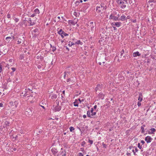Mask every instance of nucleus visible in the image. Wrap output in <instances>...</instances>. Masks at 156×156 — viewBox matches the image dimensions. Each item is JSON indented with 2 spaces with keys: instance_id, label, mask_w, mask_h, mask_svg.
I'll use <instances>...</instances> for the list:
<instances>
[{
  "instance_id": "obj_16",
  "label": "nucleus",
  "mask_w": 156,
  "mask_h": 156,
  "mask_svg": "<svg viewBox=\"0 0 156 156\" xmlns=\"http://www.w3.org/2000/svg\"><path fill=\"white\" fill-rule=\"evenodd\" d=\"M140 54L139 53V52L137 51L135 52H134L133 54V57H136L137 56H140Z\"/></svg>"
},
{
  "instance_id": "obj_22",
  "label": "nucleus",
  "mask_w": 156,
  "mask_h": 156,
  "mask_svg": "<svg viewBox=\"0 0 156 156\" xmlns=\"http://www.w3.org/2000/svg\"><path fill=\"white\" fill-rule=\"evenodd\" d=\"M51 46L50 51H52L53 52L56 49V48L54 46H52L51 44H50Z\"/></svg>"
},
{
  "instance_id": "obj_55",
  "label": "nucleus",
  "mask_w": 156,
  "mask_h": 156,
  "mask_svg": "<svg viewBox=\"0 0 156 156\" xmlns=\"http://www.w3.org/2000/svg\"><path fill=\"white\" fill-rule=\"evenodd\" d=\"M7 82H10L11 81V80L10 78H9L8 79H7Z\"/></svg>"
},
{
  "instance_id": "obj_27",
  "label": "nucleus",
  "mask_w": 156,
  "mask_h": 156,
  "mask_svg": "<svg viewBox=\"0 0 156 156\" xmlns=\"http://www.w3.org/2000/svg\"><path fill=\"white\" fill-rule=\"evenodd\" d=\"M116 1L119 5L124 3V2L120 0H116Z\"/></svg>"
},
{
  "instance_id": "obj_54",
  "label": "nucleus",
  "mask_w": 156,
  "mask_h": 156,
  "mask_svg": "<svg viewBox=\"0 0 156 156\" xmlns=\"http://www.w3.org/2000/svg\"><path fill=\"white\" fill-rule=\"evenodd\" d=\"M131 21L133 23H135L136 22V19L132 20Z\"/></svg>"
},
{
  "instance_id": "obj_64",
  "label": "nucleus",
  "mask_w": 156,
  "mask_h": 156,
  "mask_svg": "<svg viewBox=\"0 0 156 156\" xmlns=\"http://www.w3.org/2000/svg\"><path fill=\"white\" fill-rule=\"evenodd\" d=\"M9 74L11 75L12 76L13 75L14 73L13 72H11L9 73Z\"/></svg>"
},
{
  "instance_id": "obj_51",
  "label": "nucleus",
  "mask_w": 156,
  "mask_h": 156,
  "mask_svg": "<svg viewBox=\"0 0 156 156\" xmlns=\"http://www.w3.org/2000/svg\"><path fill=\"white\" fill-rule=\"evenodd\" d=\"M7 17L9 19H10L11 18L10 15L9 13H8L7 15Z\"/></svg>"
},
{
  "instance_id": "obj_53",
  "label": "nucleus",
  "mask_w": 156,
  "mask_h": 156,
  "mask_svg": "<svg viewBox=\"0 0 156 156\" xmlns=\"http://www.w3.org/2000/svg\"><path fill=\"white\" fill-rule=\"evenodd\" d=\"M79 156H83V154L81 152H80L78 153Z\"/></svg>"
},
{
  "instance_id": "obj_21",
  "label": "nucleus",
  "mask_w": 156,
  "mask_h": 156,
  "mask_svg": "<svg viewBox=\"0 0 156 156\" xmlns=\"http://www.w3.org/2000/svg\"><path fill=\"white\" fill-rule=\"evenodd\" d=\"M28 21H30V22H29L30 24L29 25V26H33L34 25V24H35V23L34 22H32V20H31V18H29L28 19Z\"/></svg>"
},
{
  "instance_id": "obj_62",
  "label": "nucleus",
  "mask_w": 156,
  "mask_h": 156,
  "mask_svg": "<svg viewBox=\"0 0 156 156\" xmlns=\"http://www.w3.org/2000/svg\"><path fill=\"white\" fill-rule=\"evenodd\" d=\"M11 69L12 70V72H13L15 71L16 70V69L14 68H12Z\"/></svg>"
},
{
  "instance_id": "obj_33",
  "label": "nucleus",
  "mask_w": 156,
  "mask_h": 156,
  "mask_svg": "<svg viewBox=\"0 0 156 156\" xmlns=\"http://www.w3.org/2000/svg\"><path fill=\"white\" fill-rule=\"evenodd\" d=\"M90 30L93 31L94 30V25H90Z\"/></svg>"
},
{
  "instance_id": "obj_3",
  "label": "nucleus",
  "mask_w": 156,
  "mask_h": 156,
  "mask_svg": "<svg viewBox=\"0 0 156 156\" xmlns=\"http://www.w3.org/2000/svg\"><path fill=\"white\" fill-rule=\"evenodd\" d=\"M117 14V12L116 11H113L109 16V19L112 20L113 21H117L119 20L118 17L115 16Z\"/></svg>"
},
{
  "instance_id": "obj_28",
  "label": "nucleus",
  "mask_w": 156,
  "mask_h": 156,
  "mask_svg": "<svg viewBox=\"0 0 156 156\" xmlns=\"http://www.w3.org/2000/svg\"><path fill=\"white\" fill-rule=\"evenodd\" d=\"M10 123L8 121H6L5 122V125L4 126V127L6 128H7V126H9Z\"/></svg>"
},
{
  "instance_id": "obj_45",
  "label": "nucleus",
  "mask_w": 156,
  "mask_h": 156,
  "mask_svg": "<svg viewBox=\"0 0 156 156\" xmlns=\"http://www.w3.org/2000/svg\"><path fill=\"white\" fill-rule=\"evenodd\" d=\"M102 145L103 146V147L104 148H106V144H104V142H103L102 143Z\"/></svg>"
},
{
  "instance_id": "obj_37",
  "label": "nucleus",
  "mask_w": 156,
  "mask_h": 156,
  "mask_svg": "<svg viewBox=\"0 0 156 156\" xmlns=\"http://www.w3.org/2000/svg\"><path fill=\"white\" fill-rule=\"evenodd\" d=\"M133 148L134 149V150H135V152H137L138 151V150L136 147H133Z\"/></svg>"
},
{
  "instance_id": "obj_24",
  "label": "nucleus",
  "mask_w": 156,
  "mask_h": 156,
  "mask_svg": "<svg viewBox=\"0 0 156 156\" xmlns=\"http://www.w3.org/2000/svg\"><path fill=\"white\" fill-rule=\"evenodd\" d=\"M22 78V77H21V76L20 75L19 76L18 78H16V81L17 82L19 83L21 81Z\"/></svg>"
},
{
  "instance_id": "obj_10",
  "label": "nucleus",
  "mask_w": 156,
  "mask_h": 156,
  "mask_svg": "<svg viewBox=\"0 0 156 156\" xmlns=\"http://www.w3.org/2000/svg\"><path fill=\"white\" fill-rule=\"evenodd\" d=\"M102 88V85L101 84H98L97 87H95V90L97 92L98 90H101Z\"/></svg>"
},
{
  "instance_id": "obj_39",
  "label": "nucleus",
  "mask_w": 156,
  "mask_h": 156,
  "mask_svg": "<svg viewBox=\"0 0 156 156\" xmlns=\"http://www.w3.org/2000/svg\"><path fill=\"white\" fill-rule=\"evenodd\" d=\"M75 23V24H76L78 21V19L77 18H75L73 20Z\"/></svg>"
},
{
  "instance_id": "obj_36",
  "label": "nucleus",
  "mask_w": 156,
  "mask_h": 156,
  "mask_svg": "<svg viewBox=\"0 0 156 156\" xmlns=\"http://www.w3.org/2000/svg\"><path fill=\"white\" fill-rule=\"evenodd\" d=\"M69 129H70V132H72L75 129L73 127H72V126H70L69 127Z\"/></svg>"
},
{
  "instance_id": "obj_32",
  "label": "nucleus",
  "mask_w": 156,
  "mask_h": 156,
  "mask_svg": "<svg viewBox=\"0 0 156 156\" xmlns=\"http://www.w3.org/2000/svg\"><path fill=\"white\" fill-rule=\"evenodd\" d=\"M99 97L101 99H103L104 98V95L103 94H100L99 95Z\"/></svg>"
},
{
  "instance_id": "obj_19",
  "label": "nucleus",
  "mask_w": 156,
  "mask_h": 156,
  "mask_svg": "<svg viewBox=\"0 0 156 156\" xmlns=\"http://www.w3.org/2000/svg\"><path fill=\"white\" fill-rule=\"evenodd\" d=\"M51 151L53 154H55L57 152V150L56 149L54 148H52L51 149Z\"/></svg>"
},
{
  "instance_id": "obj_43",
  "label": "nucleus",
  "mask_w": 156,
  "mask_h": 156,
  "mask_svg": "<svg viewBox=\"0 0 156 156\" xmlns=\"http://www.w3.org/2000/svg\"><path fill=\"white\" fill-rule=\"evenodd\" d=\"M101 30H102L103 31L102 32V33L103 34H105V33L106 32V30H105L104 28H102Z\"/></svg>"
},
{
  "instance_id": "obj_50",
  "label": "nucleus",
  "mask_w": 156,
  "mask_h": 156,
  "mask_svg": "<svg viewBox=\"0 0 156 156\" xmlns=\"http://www.w3.org/2000/svg\"><path fill=\"white\" fill-rule=\"evenodd\" d=\"M97 108V105H95L94 106V107H93V108H94V111H97V110H96V109Z\"/></svg>"
},
{
  "instance_id": "obj_15",
  "label": "nucleus",
  "mask_w": 156,
  "mask_h": 156,
  "mask_svg": "<svg viewBox=\"0 0 156 156\" xmlns=\"http://www.w3.org/2000/svg\"><path fill=\"white\" fill-rule=\"evenodd\" d=\"M143 96L142 93H139V97L138 98V100L139 101H141L143 100Z\"/></svg>"
},
{
  "instance_id": "obj_25",
  "label": "nucleus",
  "mask_w": 156,
  "mask_h": 156,
  "mask_svg": "<svg viewBox=\"0 0 156 156\" xmlns=\"http://www.w3.org/2000/svg\"><path fill=\"white\" fill-rule=\"evenodd\" d=\"M125 4L126 3H125V2H124L123 4H122L120 5H119L121 8L123 9L126 8V5H125Z\"/></svg>"
},
{
  "instance_id": "obj_49",
  "label": "nucleus",
  "mask_w": 156,
  "mask_h": 156,
  "mask_svg": "<svg viewBox=\"0 0 156 156\" xmlns=\"http://www.w3.org/2000/svg\"><path fill=\"white\" fill-rule=\"evenodd\" d=\"M88 142L90 143V144H93V141L92 140H88Z\"/></svg>"
},
{
  "instance_id": "obj_42",
  "label": "nucleus",
  "mask_w": 156,
  "mask_h": 156,
  "mask_svg": "<svg viewBox=\"0 0 156 156\" xmlns=\"http://www.w3.org/2000/svg\"><path fill=\"white\" fill-rule=\"evenodd\" d=\"M14 20L16 23L18 22L19 21V19L17 18H14Z\"/></svg>"
},
{
  "instance_id": "obj_12",
  "label": "nucleus",
  "mask_w": 156,
  "mask_h": 156,
  "mask_svg": "<svg viewBox=\"0 0 156 156\" xmlns=\"http://www.w3.org/2000/svg\"><path fill=\"white\" fill-rule=\"evenodd\" d=\"M152 140V138L149 136H147L145 138V140L147 143H150L151 142Z\"/></svg>"
},
{
  "instance_id": "obj_61",
  "label": "nucleus",
  "mask_w": 156,
  "mask_h": 156,
  "mask_svg": "<svg viewBox=\"0 0 156 156\" xmlns=\"http://www.w3.org/2000/svg\"><path fill=\"white\" fill-rule=\"evenodd\" d=\"M141 143L142 144H144L145 143V142L143 140H141L140 141Z\"/></svg>"
},
{
  "instance_id": "obj_48",
  "label": "nucleus",
  "mask_w": 156,
  "mask_h": 156,
  "mask_svg": "<svg viewBox=\"0 0 156 156\" xmlns=\"http://www.w3.org/2000/svg\"><path fill=\"white\" fill-rule=\"evenodd\" d=\"M2 66L1 65V64H0V73H1L2 71Z\"/></svg>"
},
{
  "instance_id": "obj_18",
  "label": "nucleus",
  "mask_w": 156,
  "mask_h": 156,
  "mask_svg": "<svg viewBox=\"0 0 156 156\" xmlns=\"http://www.w3.org/2000/svg\"><path fill=\"white\" fill-rule=\"evenodd\" d=\"M68 23L69 24L70 26L71 25L74 26L76 24L74 22V21L73 20H69Z\"/></svg>"
},
{
  "instance_id": "obj_29",
  "label": "nucleus",
  "mask_w": 156,
  "mask_h": 156,
  "mask_svg": "<svg viewBox=\"0 0 156 156\" xmlns=\"http://www.w3.org/2000/svg\"><path fill=\"white\" fill-rule=\"evenodd\" d=\"M138 147L141 150V152H142L143 151L142 149H143V148L142 146V145H140V143H138Z\"/></svg>"
},
{
  "instance_id": "obj_57",
  "label": "nucleus",
  "mask_w": 156,
  "mask_h": 156,
  "mask_svg": "<svg viewBox=\"0 0 156 156\" xmlns=\"http://www.w3.org/2000/svg\"><path fill=\"white\" fill-rule=\"evenodd\" d=\"M126 155L128 156H130L131 155V154L129 152H127L126 154Z\"/></svg>"
},
{
  "instance_id": "obj_30",
  "label": "nucleus",
  "mask_w": 156,
  "mask_h": 156,
  "mask_svg": "<svg viewBox=\"0 0 156 156\" xmlns=\"http://www.w3.org/2000/svg\"><path fill=\"white\" fill-rule=\"evenodd\" d=\"M75 45V42H72L70 41H69V44H68V45L70 47H71L72 45Z\"/></svg>"
},
{
  "instance_id": "obj_4",
  "label": "nucleus",
  "mask_w": 156,
  "mask_h": 156,
  "mask_svg": "<svg viewBox=\"0 0 156 156\" xmlns=\"http://www.w3.org/2000/svg\"><path fill=\"white\" fill-rule=\"evenodd\" d=\"M29 90V92L27 90V89H25V91H24V93L22 92L21 93V96H22L23 98L24 97H32V96H30V90L28 88L27 89Z\"/></svg>"
},
{
  "instance_id": "obj_1",
  "label": "nucleus",
  "mask_w": 156,
  "mask_h": 156,
  "mask_svg": "<svg viewBox=\"0 0 156 156\" xmlns=\"http://www.w3.org/2000/svg\"><path fill=\"white\" fill-rule=\"evenodd\" d=\"M106 9V5L103 2H101L99 5L96 6V11L97 13H99L105 10Z\"/></svg>"
},
{
  "instance_id": "obj_59",
  "label": "nucleus",
  "mask_w": 156,
  "mask_h": 156,
  "mask_svg": "<svg viewBox=\"0 0 156 156\" xmlns=\"http://www.w3.org/2000/svg\"><path fill=\"white\" fill-rule=\"evenodd\" d=\"M130 16H128L126 17V20L127 19H129L130 18Z\"/></svg>"
},
{
  "instance_id": "obj_47",
  "label": "nucleus",
  "mask_w": 156,
  "mask_h": 156,
  "mask_svg": "<svg viewBox=\"0 0 156 156\" xmlns=\"http://www.w3.org/2000/svg\"><path fill=\"white\" fill-rule=\"evenodd\" d=\"M124 52V50L122 49L121 52V55L122 56Z\"/></svg>"
},
{
  "instance_id": "obj_34",
  "label": "nucleus",
  "mask_w": 156,
  "mask_h": 156,
  "mask_svg": "<svg viewBox=\"0 0 156 156\" xmlns=\"http://www.w3.org/2000/svg\"><path fill=\"white\" fill-rule=\"evenodd\" d=\"M141 133H145V130L144 128L141 127Z\"/></svg>"
},
{
  "instance_id": "obj_56",
  "label": "nucleus",
  "mask_w": 156,
  "mask_h": 156,
  "mask_svg": "<svg viewBox=\"0 0 156 156\" xmlns=\"http://www.w3.org/2000/svg\"><path fill=\"white\" fill-rule=\"evenodd\" d=\"M11 39V37H6L5 40L7 41L8 40V39Z\"/></svg>"
},
{
  "instance_id": "obj_23",
  "label": "nucleus",
  "mask_w": 156,
  "mask_h": 156,
  "mask_svg": "<svg viewBox=\"0 0 156 156\" xmlns=\"http://www.w3.org/2000/svg\"><path fill=\"white\" fill-rule=\"evenodd\" d=\"M141 154L143 156H149V153L147 151L141 152Z\"/></svg>"
},
{
  "instance_id": "obj_31",
  "label": "nucleus",
  "mask_w": 156,
  "mask_h": 156,
  "mask_svg": "<svg viewBox=\"0 0 156 156\" xmlns=\"http://www.w3.org/2000/svg\"><path fill=\"white\" fill-rule=\"evenodd\" d=\"M34 12L35 14H38L39 13V11L38 9H35L34 10Z\"/></svg>"
},
{
  "instance_id": "obj_7",
  "label": "nucleus",
  "mask_w": 156,
  "mask_h": 156,
  "mask_svg": "<svg viewBox=\"0 0 156 156\" xmlns=\"http://www.w3.org/2000/svg\"><path fill=\"white\" fill-rule=\"evenodd\" d=\"M58 34H60L62 38H63L64 36H67L69 35L68 34L65 33L62 30V29H60V30L58 31Z\"/></svg>"
},
{
  "instance_id": "obj_13",
  "label": "nucleus",
  "mask_w": 156,
  "mask_h": 156,
  "mask_svg": "<svg viewBox=\"0 0 156 156\" xmlns=\"http://www.w3.org/2000/svg\"><path fill=\"white\" fill-rule=\"evenodd\" d=\"M76 39H74L73 41L75 42V44H80L82 45L83 44V43L80 40L77 41H76Z\"/></svg>"
},
{
  "instance_id": "obj_40",
  "label": "nucleus",
  "mask_w": 156,
  "mask_h": 156,
  "mask_svg": "<svg viewBox=\"0 0 156 156\" xmlns=\"http://www.w3.org/2000/svg\"><path fill=\"white\" fill-rule=\"evenodd\" d=\"M74 105L75 106L78 107V104L75 101L74 102Z\"/></svg>"
},
{
  "instance_id": "obj_20",
  "label": "nucleus",
  "mask_w": 156,
  "mask_h": 156,
  "mask_svg": "<svg viewBox=\"0 0 156 156\" xmlns=\"http://www.w3.org/2000/svg\"><path fill=\"white\" fill-rule=\"evenodd\" d=\"M54 109L55 111H59L61 109V108L60 106L58 105L55 106Z\"/></svg>"
},
{
  "instance_id": "obj_5",
  "label": "nucleus",
  "mask_w": 156,
  "mask_h": 156,
  "mask_svg": "<svg viewBox=\"0 0 156 156\" xmlns=\"http://www.w3.org/2000/svg\"><path fill=\"white\" fill-rule=\"evenodd\" d=\"M19 104V102L17 101H13L10 102L9 103V105L13 107L12 108L13 109L16 108Z\"/></svg>"
},
{
  "instance_id": "obj_11",
  "label": "nucleus",
  "mask_w": 156,
  "mask_h": 156,
  "mask_svg": "<svg viewBox=\"0 0 156 156\" xmlns=\"http://www.w3.org/2000/svg\"><path fill=\"white\" fill-rule=\"evenodd\" d=\"M122 24V23L120 22H114L112 23V25L117 27H120Z\"/></svg>"
},
{
  "instance_id": "obj_9",
  "label": "nucleus",
  "mask_w": 156,
  "mask_h": 156,
  "mask_svg": "<svg viewBox=\"0 0 156 156\" xmlns=\"http://www.w3.org/2000/svg\"><path fill=\"white\" fill-rule=\"evenodd\" d=\"M32 34L34 37H36L39 34L38 29L36 28L32 31Z\"/></svg>"
},
{
  "instance_id": "obj_17",
  "label": "nucleus",
  "mask_w": 156,
  "mask_h": 156,
  "mask_svg": "<svg viewBox=\"0 0 156 156\" xmlns=\"http://www.w3.org/2000/svg\"><path fill=\"white\" fill-rule=\"evenodd\" d=\"M51 99L53 100H54L57 98V95L55 94H51Z\"/></svg>"
},
{
  "instance_id": "obj_63",
  "label": "nucleus",
  "mask_w": 156,
  "mask_h": 156,
  "mask_svg": "<svg viewBox=\"0 0 156 156\" xmlns=\"http://www.w3.org/2000/svg\"><path fill=\"white\" fill-rule=\"evenodd\" d=\"M122 1L124 2H125V3H127V0H122Z\"/></svg>"
},
{
  "instance_id": "obj_26",
  "label": "nucleus",
  "mask_w": 156,
  "mask_h": 156,
  "mask_svg": "<svg viewBox=\"0 0 156 156\" xmlns=\"http://www.w3.org/2000/svg\"><path fill=\"white\" fill-rule=\"evenodd\" d=\"M150 130L151 131V133H151L152 134H154V132L156 131V129L154 128H151L150 129Z\"/></svg>"
},
{
  "instance_id": "obj_52",
  "label": "nucleus",
  "mask_w": 156,
  "mask_h": 156,
  "mask_svg": "<svg viewBox=\"0 0 156 156\" xmlns=\"http://www.w3.org/2000/svg\"><path fill=\"white\" fill-rule=\"evenodd\" d=\"M79 3L80 2L78 1H76L75 2V4L76 5H78L79 4Z\"/></svg>"
},
{
  "instance_id": "obj_46",
  "label": "nucleus",
  "mask_w": 156,
  "mask_h": 156,
  "mask_svg": "<svg viewBox=\"0 0 156 156\" xmlns=\"http://www.w3.org/2000/svg\"><path fill=\"white\" fill-rule=\"evenodd\" d=\"M149 2H150L155 3L156 2V1L155 0H150Z\"/></svg>"
},
{
  "instance_id": "obj_2",
  "label": "nucleus",
  "mask_w": 156,
  "mask_h": 156,
  "mask_svg": "<svg viewBox=\"0 0 156 156\" xmlns=\"http://www.w3.org/2000/svg\"><path fill=\"white\" fill-rule=\"evenodd\" d=\"M97 111H94L93 108H91L90 111L88 110L87 112V115L90 118H92L96 114Z\"/></svg>"
},
{
  "instance_id": "obj_41",
  "label": "nucleus",
  "mask_w": 156,
  "mask_h": 156,
  "mask_svg": "<svg viewBox=\"0 0 156 156\" xmlns=\"http://www.w3.org/2000/svg\"><path fill=\"white\" fill-rule=\"evenodd\" d=\"M86 143L84 141H83L82 142L81 144V145L82 146H84V145Z\"/></svg>"
},
{
  "instance_id": "obj_14",
  "label": "nucleus",
  "mask_w": 156,
  "mask_h": 156,
  "mask_svg": "<svg viewBox=\"0 0 156 156\" xmlns=\"http://www.w3.org/2000/svg\"><path fill=\"white\" fill-rule=\"evenodd\" d=\"M119 20L122 21L126 20V17L124 15H122L119 19Z\"/></svg>"
},
{
  "instance_id": "obj_6",
  "label": "nucleus",
  "mask_w": 156,
  "mask_h": 156,
  "mask_svg": "<svg viewBox=\"0 0 156 156\" xmlns=\"http://www.w3.org/2000/svg\"><path fill=\"white\" fill-rule=\"evenodd\" d=\"M33 109L31 108H27L25 112V114L26 115H31L32 114V112Z\"/></svg>"
},
{
  "instance_id": "obj_8",
  "label": "nucleus",
  "mask_w": 156,
  "mask_h": 156,
  "mask_svg": "<svg viewBox=\"0 0 156 156\" xmlns=\"http://www.w3.org/2000/svg\"><path fill=\"white\" fill-rule=\"evenodd\" d=\"M25 39L24 37H21L20 38H19L18 41H17V44H20L22 42H23V43H24Z\"/></svg>"
},
{
  "instance_id": "obj_60",
  "label": "nucleus",
  "mask_w": 156,
  "mask_h": 156,
  "mask_svg": "<svg viewBox=\"0 0 156 156\" xmlns=\"http://www.w3.org/2000/svg\"><path fill=\"white\" fill-rule=\"evenodd\" d=\"M132 151L133 152V154H134V155H136V152L135 151V150H134V149L133 148V149L132 150Z\"/></svg>"
},
{
  "instance_id": "obj_35",
  "label": "nucleus",
  "mask_w": 156,
  "mask_h": 156,
  "mask_svg": "<svg viewBox=\"0 0 156 156\" xmlns=\"http://www.w3.org/2000/svg\"><path fill=\"white\" fill-rule=\"evenodd\" d=\"M24 56L23 54H21L20 55L19 59L20 60H22L24 58Z\"/></svg>"
},
{
  "instance_id": "obj_58",
  "label": "nucleus",
  "mask_w": 156,
  "mask_h": 156,
  "mask_svg": "<svg viewBox=\"0 0 156 156\" xmlns=\"http://www.w3.org/2000/svg\"><path fill=\"white\" fill-rule=\"evenodd\" d=\"M80 149L81 151H82L83 152H84V148H81Z\"/></svg>"
},
{
  "instance_id": "obj_44",
  "label": "nucleus",
  "mask_w": 156,
  "mask_h": 156,
  "mask_svg": "<svg viewBox=\"0 0 156 156\" xmlns=\"http://www.w3.org/2000/svg\"><path fill=\"white\" fill-rule=\"evenodd\" d=\"M141 101H138L137 102V105L139 107H140L141 105Z\"/></svg>"
},
{
  "instance_id": "obj_38",
  "label": "nucleus",
  "mask_w": 156,
  "mask_h": 156,
  "mask_svg": "<svg viewBox=\"0 0 156 156\" xmlns=\"http://www.w3.org/2000/svg\"><path fill=\"white\" fill-rule=\"evenodd\" d=\"M40 106L42 107V108H43L44 109L45 108L46 106L48 107L47 105H46V104H45V105H42L41 104H40Z\"/></svg>"
}]
</instances>
